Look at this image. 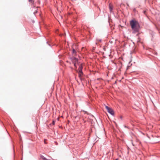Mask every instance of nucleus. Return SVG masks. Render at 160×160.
<instances>
[{
  "mask_svg": "<svg viewBox=\"0 0 160 160\" xmlns=\"http://www.w3.org/2000/svg\"><path fill=\"white\" fill-rule=\"evenodd\" d=\"M82 64H81L79 65L78 68V73H79L78 76L79 78H80V79H81L82 76L83 74V73L82 71Z\"/></svg>",
  "mask_w": 160,
  "mask_h": 160,
  "instance_id": "2",
  "label": "nucleus"
},
{
  "mask_svg": "<svg viewBox=\"0 0 160 160\" xmlns=\"http://www.w3.org/2000/svg\"><path fill=\"white\" fill-rule=\"evenodd\" d=\"M109 8L110 12L111 13H112V12L113 7L112 5H111L110 3L109 5Z\"/></svg>",
  "mask_w": 160,
  "mask_h": 160,
  "instance_id": "5",
  "label": "nucleus"
},
{
  "mask_svg": "<svg viewBox=\"0 0 160 160\" xmlns=\"http://www.w3.org/2000/svg\"><path fill=\"white\" fill-rule=\"evenodd\" d=\"M76 62H72V63H73V64H74V66L76 68V67H76Z\"/></svg>",
  "mask_w": 160,
  "mask_h": 160,
  "instance_id": "9",
  "label": "nucleus"
},
{
  "mask_svg": "<svg viewBox=\"0 0 160 160\" xmlns=\"http://www.w3.org/2000/svg\"><path fill=\"white\" fill-rule=\"evenodd\" d=\"M116 160H118V158H117Z\"/></svg>",
  "mask_w": 160,
  "mask_h": 160,
  "instance_id": "21",
  "label": "nucleus"
},
{
  "mask_svg": "<svg viewBox=\"0 0 160 160\" xmlns=\"http://www.w3.org/2000/svg\"><path fill=\"white\" fill-rule=\"evenodd\" d=\"M131 141V143H132V145L133 146L136 145V144L134 143V141L136 142V141Z\"/></svg>",
  "mask_w": 160,
  "mask_h": 160,
  "instance_id": "7",
  "label": "nucleus"
},
{
  "mask_svg": "<svg viewBox=\"0 0 160 160\" xmlns=\"http://www.w3.org/2000/svg\"><path fill=\"white\" fill-rule=\"evenodd\" d=\"M61 117H63V116H61Z\"/></svg>",
  "mask_w": 160,
  "mask_h": 160,
  "instance_id": "19",
  "label": "nucleus"
},
{
  "mask_svg": "<svg viewBox=\"0 0 160 160\" xmlns=\"http://www.w3.org/2000/svg\"><path fill=\"white\" fill-rule=\"evenodd\" d=\"M44 142L45 143H46V141H44Z\"/></svg>",
  "mask_w": 160,
  "mask_h": 160,
  "instance_id": "17",
  "label": "nucleus"
},
{
  "mask_svg": "<svg viewBox=\"0 0 160 160\" xmlns=\"http://www.w3.org/2000/svg\"><path fill=\"white\" fill-rule=\"evenodd\" d=\"M60 35H61V36L62 35V33H61Z\"/></svg>",
  "mask_w": 160,
  "mask_h": 160,
  "instance_id": "20",
  "label": "nucleus"
},
{
  "mask_svg": "<svg viewBox=\"0 0 160 160\" xmlns=\"http://www.w3.org/2000/svg\"><path fill=\"white\" fill-rule=\"evenodd\" d=\"M59 31V30H58V29H57V31H56V33H57V31Z\"/></svg>",
  "mask_w": 160,
  "mask_h": 160,
  "instance_id": "15",
  "label": "nucleus"
},
{
  "mask_svg": "<svg viewBox=\"0 0 160 160\" xmlns=\"http://www.w3.org/2000/svg\"><path fill=\"white\" fill-rule=\"evenodd\" d=\"M41 158L43 160H47V159L45 157L42 156H41Z\"/></svg>",
  "mask_w": 160,
  "mask_h": 160,
  "instance_id": "8",
  "label": "nucleus"
},
{
  "mask_svg": "<svg viewBox=\"0 0 160 160\" xmlns=\"http://www.w3.org/2000/svg\"><path fill=\"white\" fill-rule=\"evenodd\" d=\"M130 24L133 30L132 33L135 34L138 32L140 28V25L138 21L135 19H132L130 21Z\"/></svg>",
  "mask_w": 160,
  "mask_h": 160,
  "instance_id": "1",
  "label": "nucleus"
},
{
  "mask_svg": "<svg viewBox=\"0 0 160 160\" xmlns=\"http://www.w3.org/2000/svg\"><path fill=\"white\" fill-rule=\"evenodd\" d=\"M32 0H28L29 1V2H32Z\"/></svg>",
  "mask_w": 160,
  "mask_h": 160,
  "instance_id": "14",
  "label": "nucleus"
},
{
  "mask_svg": "<svg viewBox=\"0 0 160 160\" xmlns=\"http://www.w3.org/2000/svg\"><path fill=\"white\" fill-rule=\"evenodd\" d=\"M54 123H55V122H54V121H53L52 122V124L53 125H54Z\"/></svg>",
  "mask_w": 160,
  "mask_h": 160,
  "instance_id": "11",
  "label": "nucleus"
},
{
  "mask_svg": "<svg viewBox=\"0 0 160 160\" xmlns=\"http://www.w3.org/2000/svg\"><path fill=\"white\" fill-rule=\"evenodd\" d=\"M70 59L72 60V62H78V59L74 56H72L70 58Z\"/></svg>",
  "mask_w": 160,
  "mask_h": 160,
  "instance_id": "4",
  "label": "nucleus"
},
{
  "mask_svg": "<svg viewBox=\"0 0 160 160\" xmlns=\"http://www.w3.org/2000/svg\"><path fill=\"white\" fill-rule=\"evenodd\" d=\"M76 53H77V52H76V50H75V49L74 48H73L72 51V54L73 55L75 56V55H76Z\"/></svg>",
  "mask_w": 160,
  "mask_h": 160,
  "instance_id": "6",
  "label": "nucleus"
},
{
  "mask_svg": "<svg viewBox=\"0 0 160 160\" xmlns=\"http://www.w3.org/2000/svg\"><path fill=\"white\" fill-rule=\"evenodd\" d=\"M83 112H85V113H87V114H88V113L87 112L85 111H84V110H83Z\"/></svg>",
  "mask_w": 160,
  "mask_h": 160,
  "instance_id": "12",
  "label": "nucleus"
},
{
  "mask_svg": "<svg viewBox=\"0 0 160 160\" xmlns=\"http://www.w3.org/2000/svg\"><path fill=\"white\" fill-rule=\"evenodd\" d=\"M105 108L107 109L108 112L112 116L114 115V110L111 108L107 106H105Z\"/></svg>",
  "mask_w": 160,
  "mask_h": 160,
  "instance_id": "3",
  "label": "nucleus"
},
{
  "mask_svg": "<svg viewBox=\"0 0 160 160\" xmlns=\"http://www.w3.org/2000/svg\"><path fill=\"white\" fill-rule=\"evenodd\" d=\"M120 118L121 119V120L122 119V116H120Z\"/></svg>",
  "mask_w": 160,
  "mask_h": 160,
  "instance_id": "13",
  "label": "nucleus"
},
{
  "mask_svg": "<svg viewBox=\"0 0 160 160\" xmlns=\"http://www.w3.org/2000/svg\"><path fill=\"white\" fill-rule=\"evenodd\" d=\"M116 83V81L115 82V83Z\"/></svg>",
  "mask_w": 160,
  "mask_h": 160,
  "instance_id": "22",
  "label": "nucleus"
},
{
  "mask_svg": "<svg viewBox=\"0 0 160 160\" xmlns=\"http://www.w3.org/2000/svg\"><path fill=\"white\" fill-rule=\"evenodd\" d=\"M61 128H62V127L61 126L60 127Z\"/></svg>",
  "mask_w": 160,
  "mask_h": 160,
  "instance_id": "25",
  "label": "nucleus"
},
{
  "mask_svg": "<svg viewBox=\"0 0 160 160\" xmlns=\"http://www.w3.org/2000/svg\"><path fill=\"white\" fill-rule=\"evenodd\" d=\"M129 67V66L128 65V67H127V69H128V67Z\"/></svg>",
  "mask_w": 160,
  "mask_h": 160,
  "instance_id": "18",
  "label": "nucleus"
},
{
  "mask_svg": "<svg viewBox=\"0 0 160 160\" xmlns=\"http://www.w3.org/2000/svg\"><path fill=\"white\" fill-rule=\"evenodd\" d=\"M61 18H62V16H61Z\"/></svg>",
  "mask_w": 160,
  "mask_h": 160,
  "instance_id": "23",
  "label": "nucleus"
},
{
  "mask_svg": "<svg viewBox=\"0 0 160 160\" xmlns=\"http://www.w3.org/2000/svg\"><path fill=\"white\" fill-rule=\"evenodd\" d=\"M124 127L125 128H128V127L126 126H124Z\"/></svg>",
  "mask_w": 160,
  "mask_h": 160,
  "instance_id": "16",
  "label": "nucleus"
},
{
  "mask_svg": "<svg viewBox=\"0 0 160 160\" xmlns=\"http://www.w3.org/2000/svg\"><path fill=\"white\" fill-rule=\"evenodd\" d=\"M77 116H76V117H75V118H77Z\"/></svg>",
  "mask_w": 160,
  "mask_h": 160,
  "instance_id": "24",
  "label": "nucleus"
},
{
  "mask_svg": "<svg viewBox=\"0 0 160 160\" xmlns=\"http://www.w3.org/2000/svg\"><path fill=\"white\" fill-rule=\"evenodd\" d=\"M97 41H99L100 42H101L102 41V39H97Z\"/></svg>",
  "mask_w": 160,
  "mask_h": 160,
  "instance_id": "10",
  "label": "nucleus"
}]
</instances>
